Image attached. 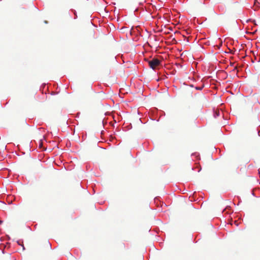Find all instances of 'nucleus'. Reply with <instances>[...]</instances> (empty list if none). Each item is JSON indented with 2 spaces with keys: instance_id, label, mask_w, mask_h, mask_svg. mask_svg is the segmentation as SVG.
Listing matches in <instances>:
<instances>
[{
  "instance_id": "obj_1",
  "label": "nucleus",
  "mask_w": 260,
  "mask_h": 260,
  "mask_svg": "<svg viewBox=\"0 0 260 260\" xmlns=\"http://www.w3.org/2000/svg\"><path fill=\"white\" fill-rule=\"evenodd\" d=\"M160 63V61L157 58H153L152 60L148 61V64L151 69L154 70L156 67L158 66Z\"/></svg>"
},
{
  "instance_id": "obj_2",
  "label": "nucleus",
  "mask_w": 260,
  "mask_h": 260,
  "mask_svg": "<svg viewBox=\"0 0 260 260\" xmlns=\"http://www.w3.org/2000/svg\"><path fill=\"white\" fill-rule=\"evenodd\" d=\"M219 112H216L214 114V117H216L219 116Z\"/></svg>"
},
{
  "instance_id": "obj_3",
  "label": "nucleus",
  "mask_w": 260,
  "mask_h": 260,
  "mask_svg": "<svg viewBox=\"0 0 260 260\" xmlns=\"http://www.w3.org/2000/svg\"><path fill=\"white\" fill-rule=\"evenodd\" d=\"M203 88V86L202 87H196V89L198 90H201Z\"/></svg>"
},
{
  "instance_id": "obj_4",
  "label": "nucleus",
  "mask_w": 260,
  "mask_h": 260,
  "mask_svg": "<svg viewBox=\"0 0 260 260\" xmlns=\"http://www.w3.org/2000/svg\"><path fill=\"white\" fill-rule=\"evenodd\" d=\"M17 243H18V244L19 245H21V246L22 247V248H23V250H24V249H25L24 246V245H23V244H20V243L19 242V241H17Z\"/></svg>"
},
{
  "instance_id": "obj_5",
  "label": "nucleus",
  "mask_w": 260,
  "mask_h": 260,
  "mask_svg": "<svg viewBox=\"0 0 260 260\" xmlns=\"http://www.w3.org/2000/svg\"><path fill=\"white\" fill-rule=\"evenodd\" d=\"M45 23H47V21H45Z\"/></svg>"
},
{
  "instance_id": "obj_6",
  "label": "nucleus",
  "mask_w": 260,
  "mask_h": 260,
  "mask_svg": "<svg viewBox=\"0 0 260 260\" xmlns=\"http://www.w3.org/2000/svg\"><path fill=\"white\" fill-rule=\"evenodd\" d=\"M3 222L2 221H0V223H2Z\"/></svg>"
},
{
  "instance_id": "obj_7",
  "label": "nucleus",
  "mask_w": 260,
  "mask_h": 260,
  "mask_svg": "<svg viewBox=\"0 0 260 260\" xmlns=\"http://www.w3.org/2000/svg\"><path fill=\"white\" fill-rule=\"evenodd\" d=\"M139 120L142 122L141 118L139 119Z\"/></svg>"
}]
</instances>
